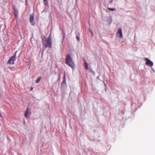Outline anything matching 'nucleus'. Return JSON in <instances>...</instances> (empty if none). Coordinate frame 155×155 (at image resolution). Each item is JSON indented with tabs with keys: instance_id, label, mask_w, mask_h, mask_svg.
I'll list each match as a JSON object with an SVG mask.
<instances>
[{
	"instance_id": "obj_12",
	"label": "nucleus",
	"mask_w": 155,
	"mask_h": 155,
	"mask_svg": "<svg viewBox=\"0 0 155 155\" xmlns=\"http://www.w3.org/2000/svg\"><path fill=\"white\" fill-rule=\"evenodd\" d=\"M84 65L85 68L87 69H88V64H87V63H86V62H85L84 63Z\"/></svg>"
},
{
	"instance_id": "obj_6",
	"label": "nucleus",
	"mask_w": 155,
	"mask_h": 155,
	"mask_svg": "<svg viewBox=\"0 0 155 155\" xmlns=\"http://www.w3.org/2000/svg\"><path fill=\"white\" fill-rule=\"evenodd\" d=\"M117 35H119L120 37L121 38H122L123 37L122 30L121 28H119L118 29V31L117 33Z\"/></svg>"
},
{
	"instance_id": "obj_9",
	"label": "nucleus",
	"mask_w": 155,
	"mask_h": 155,
	"mask_svg": "<svg viewBox=\"0 0 155 155\" xmlns=\"http://www.w3.org/2000/svg\"><path fill=\"white\" fill-rule=\"evenodd\" d=\"M63 81L62 82L61 85L62 86H63L64 84H66V78H65V75L64 74L63 76Z\"/></svg>"
},
{
	"instance_id": "obj_13",
	"label": "nucleus",
	"mask_w": 155,
	"mask_h": 155,
	"mask_svg": "<svg viewBox=\"0 0 155 155\" xmlns=\"http://www.w3.org/2000/svg\"><path fill=\"white\" fill-rule=\"evenodd\" d=\"M44 1V4L45 5H48V2L47 0H43Z\"/></svg>"
},
{
	"instance_id": "obj_10",
	"label": "nucleus",
	"mask_w": 155,
	"mask_h": 155,
	"mask_svg": "<svg viewBox=\"0 0 155 155\" xmlns=\"http://www.w3.org/2000/svg\"><path fill=\"white\" fill-rule=\"evenodd\" d=\"M41 79V77H38L36 80L35 82L37 83H38L40 81Z\"/></svg>"
},
{
	"instance_id": "obj_4",
	"label": "nucleus",
	"mask_w": 155,
	"mask_h": 155,
	"mask_svg": "<svg viewBox=\"0 0 155 155\" xmlns=\"http://www.w3.org/2000/svg\"><path fill=\"white\" fill-rule=\"evenodd\" d=\"M144 60L146 61L145 63L146 65L151 67L153 65V62L149 59L148 58H145Z\"/></svg>"
},
{
	"instance_id": "obj_5",
	"label": "nucleus",
	"mask_w": 155,
	"mask_h": 155,
	"mask_svg": "<svg viewBox=\"0 0 155 155\" xmlns=\"http://www.w3.org/2000/svg\"><path fill=\"white\" fill-rule=\"evenodd\" d=\"M30 111L29 110L28 108H27L25 114V116L27 118H28L31 114Z\"/></svg>"
},
{
	"instance_id": "obj_15",
	"label": "nucleus",
	"mask_w": 155,
	"mask_h": 155,
	"mask_svg": "<svg viewBox=\"0 0 155 155\" xmlns=\"http://www.w3.org/2000/svg\"><path fill=\"white\" fill-rule=\"evenodd\" d=\"M33 89V87H31V88H30V90L31 91H32Z\"/></svg>"
},
{
	"instance_id": "obj_2",
	"label": "nucleus",
	"mask_w": 155,
	"mask_h": 155,
	"mask_svg": "<svg viewBox=\"0 0 155 155\" xmlns=\"http://www.w3.org/2000/svg\"><path fill=\"white\" fill-rule=\"evenodd\" d=\"M65 61L66 64L72 68L74 67L75 64L73 61L71 57L68 54L66 55L65 58Z\"/></svg>"
},
{
	"instance_id": "obj_14",
	"label": "nucleus",
	"mask_w": 155,
	"mask_h": 155,
	"mask_svg": "<svg viewBox=\"0 0 155 155\" xmlns=\"http://www.w3.org/2000/svg\"><path fill=\"white\" fill-rule=\"evenodd\" d=\"M76 38H77V40L78 41H79V38L78 37V36H77L76 37Z\"/></svg>"
},
{
	"instance_id": "obj_3",
	"label": "nucleus",
	"mask_w": 155,
	"mask_h": 155,
	"mask_svg": "<svg viewBox=\"0 0 155 155\" xmlns=\"http://www.w3.org/2000/svg\"><path fill=\"white\" fill-rule=\"evenodd\" d=\"M16 52H16L14 54L13 56L9 58L7 62V64H14V62L16 60Z\"/></svg>"
},
{
	"instance_id": "obj_8",
	"label": "nucleus",
	"mask_w": 155,
	"mask_h": 155,
	"mask_svg": "<svg viewBox=\"0 0 155 155\" xmlns=\"http://www.w3.org/2000/svg\"><path fill=\"white\" fill-rule=\"evenodd\" d=\"M34 18V17L33 14H30L29 17V21L30 22H31L33 21Z\"/></svg>"
},
{
	"instance_id": "obj_11",
	"label": "nucleus",
	"mask_w": 155,
	"mask_h": 155,
	"mask_svg": "<svg viewBox=\"0 0 155 155\" xmlns=\"http://www.w3.org/2000/svg\"><path fill=\"white\" fill-rule=\"evenodd\" d=\"M107 8L110 11H116V9L115 8Z\"/></svg>"
},
{
	"instance_id": "obj_1",
	"label": "nucleus",
	"mask_w": 155,
	"mask_h": 155,
	"mask_svg": "<svg viewBox=\"0 0 155 155\" xmlns=\"http://www.w3.org/2000/svg\"><path fill=\"white\" fill-rule=\"evenodd\" d=\"M42 43L45 48H51L52 45V40L51 36L49 35L48 38L45 37L42 38Z\"/></svg>"
},
{
	"instance_id": "obj_7",
	"label": "nucleus",
	"mask_w": 155,
	"mask_h": 155,
	"mask_svg": "<svg viewBox=\"0 0 155 155\" xmlns=\"http://www.w3.org/2000/svg\"><path fill=\"white\" fill-rule=\"evenodd\" d=\"M14 10V12L15 17H18V10H16L14 8H13Z\"/></svg>"
}]
</instances>
